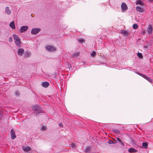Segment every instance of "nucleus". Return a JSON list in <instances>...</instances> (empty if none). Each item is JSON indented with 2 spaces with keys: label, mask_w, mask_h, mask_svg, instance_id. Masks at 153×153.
<instances>
[{
  "label": "nucleus",
  "mask_w": 153,
  "mask_h": 153,
  "mask_svg": "<svg viewBox=\"0 0 153 153\" xmlns=\"http://www.w3.org/2000/svg\"><path fill=\"white\" fill-rule=\"evenodd\" d=\"M13 36L14 40V43L16 46L19 48L20 47L21 45V43L20 38L15 34H13Z\"/></svg>",
  "instance_id": "f257e3e1"
},
{
  "label": "nucleus",
  "mask_w": 153,
  "mask_h": 153,
  "mask_svg": "<svg viewBox=\"0 0 153 153\" xmlns=\"http://www.w3.org/2000/svg\"><path fill=\"white\" fill-rule=\"evenodd\" d=\"M32 108L33 110L37 113L40 112L41 111L40 106L38 105H33L32 106Z\"/></svg>",
  "instance_id": "f03ea898"
},
{
  "label": "nucleus",
  "mask_w": 153,
  "mask_h": 153,
  "mask_svg": "<svg viewBox=\"0 0 153 153\" xmlns=\"http://www.w3.org/2000/svg\"><path fill=\"white\" fill-rule=\"evenodd\" d=\"M41 30L39 28H34L32 29L31 33L33 35H36Z\"/></svg>",
  "instance_id": "7ed1b4c3"
},
{
  "label": "nucleus",
  "mask_w": 153,
  "mask_h": 153,
  "mask_svg": "<svg viewBox=\"0 0 153 153\" xmlns=\"http://www.w3.org/2000/svg\"><path fill=\"white\" fill-rule=\"evenodd\" d=\"M28 27L27 26H22L19 30V31L21 33L26 31L28 29Z\"/></svg>",
  "instance_id": "20e7f679"
},
{
  "label": "nucleus",
  "mask_w": 153,
  "mask_h": 153,
  "mask_svg": "<svg viewBox=\"0 0 153 153\" xmlns=\"http://www.w3.org/2000/svg\"><path fill=\"white\" fill-rule=\"evenodd\" d=\"M121 7L122 11L123 12L126 11L128 9L127 6L124 3L122 4Z\"/></svg>",
  "instance_id": "39448f33"
},
{
  "label": "nucleus",
  "mask_w": 153,
  "mask_h": 153,
  "mask_svg": "<svg viewBox=\"0 0 153 153\" xmlns=\"http://www.w3.org/2000/svg\"><path fill=\"white\" fill-rule=\"evenodd\" d=\"M46 49L49 51H53L56 50V48L52 46H47L46 47Z\"/></svg>",
  "instance_id": "423d86ee"
},
{
  "label": "nucleus",
  "mask_w": 153,
  "mask_h": 153,
  "mask_svg": "<svg viewBox=\"0 0 153 153\" xmlns=\"http://www.w3.org/2000/svg\"><path fill=\"white\" fill-rule=\"evenodd\" d=\"M25 51L22 48H19L18 50L17 54L19 56H22L24 54Z\"/></svg>",
  "instance_id": "0eeeda50"
},
{
  "label": "nucleus",
  "mask_w": 153,
  "mask_h": 153,
  "mask_svg": "<svg viewBox=\"0 0 153 153\" xmlns=\"http://www.w3.org/2000/svg\"><path fill=\"white\" fill-rule=\"evenodd\" d=\"M10 134L11 135V138L13 140L16 137V136L15 134V133L13 129H12L11 131Z\"/></svg>",
  "instance_id": "6e6552de"
},
{
  "label": "nucleus",
  "mask_w": 153,
  "mask_h": 153,
  "mask_svg": "<svg viewBox=\"0 0 153 153\" xmlns=\"http://www.w3.org/2000/svg\"><path fill=\"white\" fill-rule=\"evenodd\" d=\"M152 27L151 25H149L147 29V32L149 34H150L152 33Z\"/></svg>",
  "instance_id": "1a4fd4ad"
},
{
  "label": "nucleus",
  "mask_w": 153,
  "mask_h": 153,
  "mask_svg": "<svg viewBox=\"0 0 153 153\" xmlns=\"http://www.w3.org/2000/svg\"><path fill=\"white\" fill-rule=\"evenodd\" d=\"M22 149L25 152H27L31 150V148L29 146H23Z\"/></svg>",
  "instance_id": "9d476101"
},
{
  "label": "nucleus",
  "mask_w": 153,
  "mask_h": 153,
  "mask_svg": "<svg viewBox=\"0 0 153 153\" xmlns=\"http://www.w3.org/2000/svg\"><path fill=\"white\" fill-rule=\"evenodd\" d=\"M5 13L8 14L9 15L11 13V11L9 9V8L8 7H7L5 8Z\"/></svg>",
  "instance_id": "9b49d317"
},
{
  "label": "nucleus",
  "mask_w": 153,
  "mask_h": 153,
  "mask_svg": "<svg viewBox=\"0 0 153 153\" xmlns=\"http://www.w3.org/2000/svg\"><path fill=\"white\" fill-rule=\"evenodd\" d=\"M136 10L140 12H142L144 10L143 8L142 7L137 6L136 7Z\"/></svg>",
  "instance_id": "f8f14e48"
},
{
  "label": "nucleus",
  "mask_w": 153,
  "mask_h": 153,
  "mask_svg": "<svg viewBox=\"0 0 153 153\" xmlns=\"http://www.w3.org/2000/svg\"><path fill=\"white\" fill-rule=\"evenodd\" d=\"M49 85V83L47 82H43L42 83V86L45 88H47Z\"/></svg>",
  "instance_id": "ddd939ff"
},
{
  "label": "nucleus",
  "mask_w": 153,
  "mask_h": 153,
  "mask_svg": "<svg viewBox=\"0 0 153 153\" xmlns=\"http://www.w3.org/2000/svg\"><path fill=\"white\" fill-rule=\"evenodd\" d=\"M31 53L29 52H26L24 54V56L26 58L30 57L31 55Z\"/></svg>",
  "instance_id": "4468645a"
},
{
  "label": "nucleus",
  "mask_w": 153,
  "mask_h": 153,
  "mask_svg": "<svg viewBox=\"0 0 153 153\" xmlns=\"http://www.w3.org/2000/svg\"><path fill=\"white\" fill-rule=\"evenodd\" d=\"M128 151L130 153H135L137 150L133 148H131L128 149Z\"/></svg>",
  "instance_id": "2eb2a0df"
},
{
  "label": "nucleus",
  "mask_w": 153,
  "mask_h": 153,
  "mask_svg": "<svg viewBox=\"0 0 153 153\" xmlns=\"http://www.w3.org/2000/svg\"><path fill=\"white\" fill-rule=\"evenodd\" d=\"M79 55V53H74L72 56V58H77Z\"/></svg>",
  "instance_id": "dca6fc26"
},
{
  "label": "nucleus",
  "mask_w": 153,
  "mask_h": 153,
  "mask_svg": "<svg viewBox=\"0 0 153 153\" xmlns=\"http://www.w3.org/2000/svg\"><path fill=\"white\" fill-rule=\"evenodd\" d=\"M10 26L13 29H15V26L14 21H12L10 24Z\"/></svg>",
  "instance_id": "f3484780"
},
{
  "label": "nucleus",
  "mask_w": 153,
  "mask_h": 153,
  "mask_svg": "<svg viewBox=\"0 0 153 153\" xmlns=\"http://www.w3.org/2000/svg\"><path fill=\"white\" fill-rule=\"evenodd\" d=\"M136 4H139L142 6L144 5V3L140 0H137L136 1Z\"/></svg>",
  "instance_id": "a211bd4d"
},
{
  "label": "nucleus",
  "mask_w": 153,
  "mask_h": 153,
  "mask_svg": "<svg viewBox=\"0 0 153 153\" xmlns=\"http://www.w3.org/2000/svg\"><path fill=\"white\" fill-rule=\"evenodd\" d=\"M143 77L145 79L150 82H152V80L149 77L146 76V75H144V76Z\"/></svg>",
  "instance_id": "6ab92c4d"
},
{
  "label": "nucleus",
  "mask_w": 153,
  "mask_h": 153,
  "mask_svg": "<svg viewBox=\"0 0 153 153\" xmlns=\"http://www.w3.org/2000/svg\"><path fill=\"white\" fill-rule=\"evenodd\" d=\"M120 33L123 34L124 35L126 36L128 35V33L127 31L126 30H122L120 31Z\"/></svg>",
  "instance_id": "aec40b11"
},
{
  "label": "nucleus",
  "mask_w": 153,
  "mask_h": 153,
  "mask_svg": "<svg viewBox=\"0 0 153 153\" xmlns=\"http://www.w3.org/2000/svg\"><path fill=\"white\" fill-rule=\"evenodd\" d=\"M91 150V148L90 147H87L85 150V152L87 153H90Z\"/></svg>",
  "instance_id": "412c9836"
},
{
  "label": "nucleus",
  "mask_w": 153,
  "mask_h": 153,
  "mask_svg": "<svg viewBox=\"0 0 153 153\" xmlns=\"http://www.w3.org/2000/svg\"><path fill=\"white\" fill-rule=\"evenodd\" d=\"M71 146L73 149H74L76 148V144L74 143H71Z\"/></svg>",
  "instance_id": "4be33fe9"
},
{
  "label": "nucleus",
  "mask_w": 153,
  "mask_h": 153,
  "mask_svg": "<svg viewBox=\"0 0 153 153\" xmlns=\"http://www.w3.org/2000/svg\"><path fill=\"white\" fill-rule=\"evenodd\" d=\"M3 112L2 111V108L0 107V119H1L2 117V114Z\"/></svg>",
  "instance_id": "5701e85b"
},
{
  "label": "nucleus",
  "mask_w": 153,
  "mask_h": 153,
  "mask_svg": "<svg viewBox=\"0 0 153 153\" xmlns=\"http://www.w3.org/2000/svg\"><path fill=\"white\" fill-rule=\"evenodd\" d=\"M133 27L134 29H137L138 28V26L137 24H134L133 25Z\"/></svg>",
  "instance_id": "b1692460"
},
{
  "label": "nucleus",
  "mask_w": 153,
  "mask_h": 153,
  "mask_svg": "<svg viewBox=\"0 0 153 153\" xmlns=\"http://www.w3.org/2000/svg\"><path fill=\"white\" fill-rule=\"evenodd\" d=\"M78 42H79L80 43H82L83 42H84V39H79L78 40Z\"/></svg>",
  "instance_id": "393cba45"
},
{
  "label": "nucleus",
  "mask_w": 153,
  "mask_h": 153,
  "mask_svg": "<svg viewBox=\"0 0 153 153\" xmlns=\"http://www.w3.org/2000/svg\"><path fill=\"white\" fill-rule=\"evenodd\" d=\"M41 130L42 131H45L46 130V127L45 126H42L41 128Z\"/></svg>",
  "instance_id": "a878e982"
},
{
  "label": "nucleus",
  "mask_w": 153,
  "mask_h": 153,
  "mask_svg": "<svg viewBox=\"0 0 153 153\" xmlns=\"http://www.w3.org/2000/svg\"><path fill=\"white\" fill-rule=\"evenodd\" d=\"M137 55L140 58H143V56L141 53H137Z\"/></svg>",
  "instance_id": "bb28decb"
},
{
  "label": "nucleus",
  "mask_w": 153,
  "mask_h": 153,
  "mask_svg": "<svg viewBox=\"0 0 153 153\" xmlns=\"http://www.w3.org/2000/svg\"><path fill=\"white\" fill-rule=\"evenodd\" d=\"M148 144L146 143H142V146L144 147H146L147 146Z\"/></svg>",
  "instance_id": "cd10ccee"
},
{
  "label": "nucleus",
  "mask_w": 153,
  "mask_h": 153,
  "mask_svg": "<svg viewBox=\"0 0 153 153\" xmlns=\"http://www.w3.org/2000/svg\"><path fill=\"white\" fill-rule=\"evenodd\" d=\"M96 54V53L94 51L91 54V56L94 57L95 56Z\"/></svg>",
  "instance_id": "c85d7f7f"
},
{
  "label": "nucleus",
  "mask_w": 153,
  "mask_h": 153,
  "mask_svg": "<svg viewBox=\"0 0 153 153\" xmlns=\"http://www.w3.org/2000/svg\"><path fill=\"white\" fill-rule=\"evenodd\" d=\"M114 131L115 133L117 134H119L120 133V131L117 130H115Z\"/></svg>",
  "instance_id": "c756f323"
},
{
  "label": "nucleus",
  "mask_w": 153,
  "mask_h": 153,
  "mask_svg": "<svg viewBox=\"0 0 153 153\" xmlns=\"http://www.w3.org/2000/svg\"><path fill=\"white\" fill-rule=\"evenodd\" d=\"M9 41L10 42H11L13 41V39L12 37H10L9 38Z\"/></svg>",
  "instance_id": "7c9ffc66"
},
{
  "label": "nucleus",
  "mask_w": 153,
  "mask_h": 153,
  "mask_svg": "<svg viewBox=\"0 0 153 153\" xmlns=\"http://www.w3.org/2000/svg\"><path fill=\"white\" fill-rule=\"evenodd\" d=\"M138 75H140V76H141L142 77H143V76H144V74H142L140 73H138Z\"/></svg>",
  "instance_id": "2f4dec72"
},
{
  "label": "nucleus",
  "mask_w": 153,
  "mask_h": 153,
  "mask_svg": "<svg viewBox=\"0 0 153 153\" xmlns=\"http://www.w3.org/2000/svg\"><path fill=\"white\" fill-rule=\"evenodd\" d=\"M117 140L120 143V142H121L122 140H121V139L119 138H117Z\"/></svg>",
  "instance_id": "473e14b6"
},
{
  "label": "nucleus",
  "mask_w": 153,
  "mask_h": 153,
  "mask_svg": "<svg viewBox=\"0 0 153 153\" xmlns=\"http://www.w3.org/2000/svg\"><path fill=\"white\" fill-rule=\"evenodd\" d=\"M59 126H60V127H63V125L61 123H60L59 124Z\"/></svg>",
  "instance_id": "72a5a7b5"
},
{
  "label": "nucleus",
  "mask_w": 153,
  "mask_h": 153,
  "mask_svg": "<svg viewBox=\"0 0 153 153\" xmlns=\"http://www.w3.org/2000/svg\"><path fill=\"white\" fill-rule=\"evenodd\" d=\"M15 94L16 95H19V92L16 91L15 92Z\"/></svg>",
  "instance_id": "f704fd0d"
},
{
  "label": "nucleus",
  "mask_w": 153,
  "mask_h": 153,
  "mask_svg": "<svg viewBox=\"0 0 153 153\" xmlns=\"http://www.w3.org/2000/svg\"><path fill=\"white\" fill-rule=\"evenodd\" d=\"M120 143L122 146H123L124 145V144L122 142V141H121V142H120Z\"/></svg>",
  "instance_id": "c9c22d12"
},
{
  "label": "nucleus",
  "mask_w": 153,
  "mask_h": 153,
  "mask_svg": "<svg viewBox=\"0 0 153 153\" xmlns=\"http://www.w3.org/2000/svg\"><path fill=\"white\" fill-rule=\"evenodd\" d=\"M68 66L70 68L71 67V64H70L69 65H68Z\"/></svg>",
  "instance_id": "e433bc0d"
},
{
  "label": "nucleus",
  "mask_w": 153,
  "mask_h": 153,
  "mask_svg": "<svg viewBox=\"0 0 153 153\" xmlns=\"http://www.w3.org/2000/svg\"><path fill=\"white\" fill-rule=\"evenodd\" d=\"M149 1L150 2H151V1H153V0H149Z\"/></svg>",
  "instance_id": "4c0bfd02"
}]
</instances>
